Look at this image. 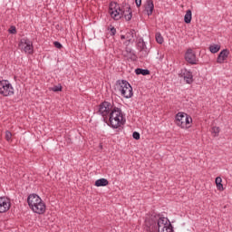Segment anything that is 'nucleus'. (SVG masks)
<instances>
[{
    "mask_svg": "<svg viewBox=\"0 0 232 232\" xmlns=\"http://www.w3.org/2000/svg\"><path fill=\"white\" fill-rule=\"evenodd\" d=\"M27 203L34 211V213H37V215H44L46 212V204L37 194H31L27 198Z\"/></svg>",
    "mask_w": 232,
    "mask_h": 232,
    "instance_id": "1",
    "label": "nucleus"
},
{
    "mask_svg": "<svg viewBox=\"0 0 232 232\" xmlns=\"http://www.w3.org/2000/svg\"><path fill=\"white\" fill-rule=\"evenodd\" d=\"M124 122H126V121L124 120L122 111L117 107H114L109 115V126H111V128L117 129L123 126Z\"/></svg>",
    "mask_w": 232,
    "mask_h": 232,
    "instance_id": "2",
    "label": "nucleus"
},
{
    "mask_svg": "<svg viewBox=\"0 0 232 232\" xmlns=\"http://www.w3.org/2000/svg\"><path fill=\"white\" fill-rule=\"evenodd\" d=\"M115 91L125 99H131V97H133V88H131V85L127 81H117L115 84Z\"/></svg>",
    "mask_w": 232,
    "mask_h": 232,
    "instance_id": "3",
    "label": "nucleus"
},
{
    "mask_svg": "<svg viewBox=\"0 0 232 232\" xmlns=\"http://www.w3.org/2000/svg\"><path fill=\"white\" fill-rule=\"evenodd\" d=\"M175 124L181 130H189L193 126V118L186 112H178L175 116Z\"/></svg>",
    "mask_w": 232,
    "mask_h": 232,
    "instance_id": "4",
    "label": "nucleus"
},
{
    "mask_svg": "<svg viewBox=\"0 0 232 232\" xmlns=\"http://www.w3.org/2000/svg\"><path fill=\"white\" fill-rule=\"evenodd\" d=\"M156 230L158 232H173V227L168 218H160L157 221Z\"/></svg>",
    "mask_w": 232,
    "mask_h": 232,
    "instance_id": "5",
    "label": "nucleus"
},
{
    "mask_svg": "<svg viewBox=\"0 0 232 232\" xmlns=\"http://www.w3.org/2000/svg\"><path fill=\"white\" fill-rule=\"evenodd\" d=\"M0 94L4 97L14 95V86L7 80L0 81Z\"/></svg>",
    "mask_w": 232,
    "mask_h": 232,
    "instance_id": "6",
    "label": "nucleus"
},
{
    "mask_svg": "<svg viewBox=\"0 0 232 232\" xmlns=\"http://www.w3.org/2000/svg\"><path fill=\"white\" fill-rule=\"evenodd\" d=\"M109 14L114 21H119L122 17V9L117 3L112 2L109 6Z\"/></svg>",
    "mask_w": 232,
    "mask_h": 232,
    "instance_id": "7",
    "label": "nucleus"
},
{
    "mask_svg": "<svg viewBox=\"0 0 232 232\" xmlns=\"http://www.w3.org/2000/svg\"><path fill=\"white\" fill-rule=\"evenodd\" d=\"M113 108H115V107H113V105H111V103H110L108 102H104L102 104H100V106L98 108V112L102 117H108V115H110V113H111V111H113Z\"/></svg>",
    "mask_w": 232,
    "mask_h": 232,
    "instance_id": "8",
    "label": "nucleus"
},
{
    "mask_svg": "<svg viewBox=\"0 0 232 232\" xmlns=\"http://www.w3.org/2000/svg\"><path fill=\"white\" fill-rule=\"evenodd\" d=\"M19 48L22 52H24L25 53H34V44L28 39H22L19 44Z\"/></svg>",
    "mask_w": 232,
    "mask_h": 232,
    "instance_id": "9",
    "label": "nucleus"
},
{
    "mask_svg": "<svg viewBox=\"0 0 232 232\" xmlns=\"http://www.w3.org/2000/svg\"><path fill=\"white\" fill-rule=\"evenodd\" d=\"M11 206L10 198L0 197V213H6V211H9Z\"/></svg>",
    "mask_w": 232,
    "mask_h": 232,
    "instance_id": "10",
    "label": "nucleus"
},
{
    "mask_svg": "<svg viewBox=\"0 0 232 232\" xmlns=\"http://www.w3.org/2000/svg\"><path fill=\"white\" fill-rule=\"evenodd\" d=\"M185 60L187 61V63H189L190 64H197V63H198L197 55L191 49L187 50L185 53Z\"/></svg>",
    "mask_w": 232,
    "mask_h": 232,
    "instance_id": "11",
    "label": "nucleus"
},
{
    "mask_svg": "<svg viewBox=\"0 0 232 232\" xmlns=\"http://www.w3.org/2000/svg\"><path fill=\"white\" fill-rule=\"evenodd\" d=\"M229 57V50L224 49L222 50L217 59V63L218 64H224L226 61H227V58Z\"/></svg>",
    "mask_w": 232,
    "mask_h": 232,
    "instance_id": "12",
    "label": "nucleus"
},
{
    "mask_svg": "<svg viewBox=\"0 0 232 232\" xmlns=\"http://www.w3.org/2000/svg\"><path fill=\"white\" fill-rule=\"evenodd\" d=\"M124 16L126 21H131V8L130 5H124L121 9V17Z\"/></svg>",
    "mask_w": 232,
    "mask_h": 232,
    "instance_id": "13",
    "label": "nucleus"
},
{
    "mask_svg": "<svg viewBox=\"0 0 232 232\" xmlns=\"http://www.w3.org/2000/svg\"><path fill=\"white\" fill-rule=\"evenodd\" d=\"M181 73L186 80L187 84H191V82H193V74L191 73V72L184 70Z\"/></svg>",
    "mask_w": 232,
    "mask_h": 232,
    "instance_id": "14",
    "label": "nucleus"
},
{
    "mask_svg": "<svg viewBox=\"0 0 232 232\" xmlns=\"http://www.w3.org/2000/svg\"><path fill=\"white\" fill-rule=\"evenodd\" d=\"M155 9V5H153L152 0H148L145 5V10L148 15H151L153 14V10Z\"/></svg>",
    "mask_w": 232,
    "mask_h": 232,
    "instance_id": "15",
    "label": "nucleus"
},
{
    "mask_svg": "<svg viewBox=\"0 0 232 232\" xmlns=\"http://www.w3.org/2000/svg\"><path fill=\"white\" fill-rule=\"evenodd\" d=\"M135 37V31H130L129 33L126 34V40L125 44L128 46L130 43H133Z\"/></svg>",
    "mask_w": 232,
    "mask_h": 232,
    "instance_id": "16",
    "label": "nucleus"
},
{
    "mask_svg": "<svg viewBox=\"0 0 232 232\" xmlns=\"http://www.w3.org/2000/svg\"><path fill=\"white\" fill-rule=\"evenodd\" d=\"M215 184L218 191H224V185L222 184V178L217 177L215 179Z\"/></svg>",
    "mask_w": 232,
    "mask_h": 232,
    "instance_id": "17",
    "label": "nucleus"
},
{
    "mask_svg": "<svg viewBox=\"0 0 232 232\" xmlns=\"http://www.w3.org/2000/svg\"><path fill=\"white\" fill-rule=\"evenodd\" d=\"M108 184H109L108 179H98V180L95 181V184H94V185H95L97 188H101V187H102V186H108Z\"/></svg>",
    "mask_w": 232,
    "mask_h": 232,
    "instance_id": "18",
    "label": "nucleus"
},
{
    "mask_svg": "<svg viewBox=\"0 0 232 232\" xmlns=\"http://www.w3.org/2000/svg\"><path fill=\"white\" fill-rule=\"evenodd\" d=\"M209 52L211 53H218V52H220V44H213L209 46Z\"/></svg>",
    "mask_w": 232,
    "mask_h": 232,
    "instance_id": "19",
    "label": "nucleus"
},
{
    "mask_svg": "<svg viewBox=\"0 0 232 232\" xmlns=\"http://www.w3.org/2000/svg\"><path fill=\"white\" fill-rule=\"evenodd\" d=\"M191 19H192L191 10H188L184 16V21L185 23H187V24H189V23H191Z\"/></svg>",
    "mask_w": 232,
    "mask_h": 232,
    "instance_id": "20",
    "label": "nucleus"
},
{
    "mask_svg": "<svg viewBox=\"0 0 232 232\" xmlns=\"http://www.w3.org/2000/svg\"><path fill=\"white\" fill-rule=\"evenodd\" d=\"M135 72H136L137 75H150V71L149 70L136 69Z\"/></svg>",
    "mask_w": 232,
    "mask_h": 232,
    "instance_id": "21",
    "label": "nucleus"
},
{
    "mask_svg": "<svg viewBox=\"0 0 232 232\" xmlns=\"http://www.w3.org/2000/svg\"><path fill=\"white\" fill-rule=\"evenodd\" d=\"M138 49L140 50V52H142L145 50L146 48V44L144 43L143 40H140L137 44Z\"/></svg>",
    "mask_w": 232,
    "mask_h": 232,
    "instance_id": "22",
    "label": "nucleus"
},
{
    "mask_svg": "<svg viewBox=\"0 0 232 232\" xmlns=\"http://www.w3.org/2000/svg\"><path fill=\"white\" fill-rule=\"evenodd\" d=\"M156 42L159 44H162V43H164V37H162V34H160V33H156Z\"/></svg>",
    "mask_w": 232,
    "mask_h": 232,
    "instance_id": "23",
    "label": "nucleus"
},
{
    "mask_svg": "<svg viewBox=\"0 0 232 232\" xmlns=\"http://www.w3.org/2000/svg\"><path fill=\"white\" fill-rule=\"evenodd\" d=\"M212 133L214 134V137H218V133H220V128L213 127Z\"/></svg>",
    "mask_w": 232,
    "mask_h": 232,
    "instance_id": "24",
    "label": "nucleus"
},
{
    "mask_svg": "<svg viewBox=\"0 0 232 232\" xmlns=\"http://www.w3.org/2000/svg\"><path fill=\"white\" fill-rule=\"evenodd\" d=\"M5 140L10 142V140H12V132H10L9 130L5 131Z\"/></svg>",
    "mask_w": 232,
    "mask_h": 232,
    "instance_id": "25",
    "label": "nucleus"
},
{
    "mask_svg": "<svg viewBox=\"0 0 232 232\" xmlns=\"http://www.w3.org/2000/svg\"><path fill=\"white\" fill-rule=\"evenodd\" d=\"M132 137L136 140H139V139H140V134L139 132L135 131V132H133Z\"/></svg>",
    "mask_w": 232,
    "mask_h": 232,
    "instance_id": "26",
    "label": "nucleus"
},
{
    "mask_svg": "<svg viewBox=\"0 0 232 232\" xmlns=\"http://www.w3.org/2000/svg\"><path fill=\"white\" fill-rule=\"evenodd\" d=\"M8 32L9 34H17V30L15 29V26H11Z\"/></svg>",
    "mask_w": 232,
    "mask_h": 232,
    "instance_id": "27",
    "label": "nucleus"
},
{
    "mask_svg": "<svg viewBox=\"0 0 232 232\" xmlns=\"http://www.w3.org/2000/svg\"><path fill=\"white\" fill-rule=\"evenodd\" d=\"M53 44L55 48H58V50H61V48H63V44H61V43L59 42H54Z\"/></svg>",
    "mask_w": 232,
    "mask_h": 232,
    "instance_id": "28",
    "label": "nucleus"
},
{
    "mask_svg": "<svg viewBox=\"0 0 232 232\" xmlns=\"http://www.w3.org/2000/svg\"><path fill=\"white\" fill-rule=\"evenodd\" d=\"M116 32L117 30L114 27L111 28V35H115Z\"/></svg>",
    "mask_w": 232,
    "mask_h": 232,
    "instance_id": "29",
    "label": "nucleus"
},
{
    "mask_svg": "<svg viewBox=\"0 0 232 232\" xmlns=\"http://www.w3.org/2000/svg\"><path fill=\"white\" fill-rule=\"evenodd\" d=\"M136 6H140L142 5V0H135Z\"/></svg>",
    "mask_w": 232,
    "mask_h": 232,
    "instance_id": "30",
    "label": "nucleus"
},
{
    "mask_svg": "<svg viewBox=\"0 0 232 232\" xmlns=\"http://www.w3.org/2000/svg\"><path fill=\"white\" fill-rule=\"evenodd\" d=\"M53 91H54V92H61V88L55 87V88L53 89Z\"/></svg>",
    "mask_w": 232,
    "mask_h": 232,
    "instance_id": "31",
    "label": "nucleus"
},
{
    "mask_svg": "<svg viewBox=\"0 0 232 232\" xmlns=\"http://www.w3.org/2000/svg\"><path fill=\"white\" fill-rule=\"evenodd\" d=\"M121 39H126V35H121Z\"/></svg>",
    "mask_w": 232,
    "mask_h": 232,
    "instance_id": "32",
    "label": "nucleus"
},
{
    "mask_svg": "<svg viewBox=\"0 0 232 232\" xmlns=\"http://www.w3.org/2000/svg\"><path fill=\"white\" fill-rule=\"evenodd\" d=\"M164 232H166V229L164 230Z\"/></svg>",
    "mask_w": 232,
    "mask_h": 232,
    "instance_id": "33",
    "label": "nucleus"
}]
</instances>
